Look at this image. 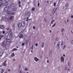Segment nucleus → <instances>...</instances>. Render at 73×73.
<instances>
[{
  "mask_svg": "<svg viewBox=\"0 0 73 73\" xmlns=\"http://www.w3.org/2000/svg\"><path fill=\"white\" fill-rule=\"evenodd\" d=\"M13 19H14V17L13 16H10L9 17L8 20H12Z\"/></svg>",
  "mask_w": 73,
  "mask_h": 73,
  "instance_id": "1",
  "label": "nucleus"
},
{
  "mask_svg": "<svg viewBox=\"0 0 73 73\" xmlns=\"http://www.w3.org/2000/svg\"><path fill=\"white\" fill-rule=\"evenodd\" d=\"M9 37L10 38H11L13 36V33L11 32H10L9 33Z\"/></svg>",
  "mask_w": 73,
  "mask_h": 73,
  "instance_id": "2",
  "label": "nucleus"
},
{
  "mask_svg": "<svg viewBox=\"0 0 73 73\" xmlns=\"http://www.w3.org/2000/svg\"><path fill=\"white\" fill-rule=\"evenodd\" d=\"M21 24L22 27H24L25 26V22L22 21L21 23Z\"/></svg>",
  "mask_w": 73,
  "mask_h": 73,
  "instance_id": "3",
  "label": "nucleus"
},
{
  "mask_svg": "<svg viewBox=\"0 0 73 73\" xmlns=\"http://www.w3.org/2000/svg\"><path fill=\"white\" fill-rule=\"evenodd\" d=\"M34 60L36 62H37L38 61H39V59H38L37 57H35L34 58Z\"/></svg>",
  "mask_w": 73,
  "mask_h": 73,
  "instance_id": "4",
  "label": "nucleus"
},
{
  "mask_svg": "<svg viewBox=\"0 0 73 73\" xmlns=\"http://www.w3.org/2000/svg\"><path fill=\"white\" fill-rule=\"evenodd\" d=\"M21 23L19 22L18 23V27L19 28H21Z\"/></svg>",
  "mask_w": 73,
  "mask_h": 73,
  "instance_id": "5",
  "label": "nucleus"
},
{
  "mask_svg": "<svg viewBox=\"0 0 73 73\" xmlns=\"http://www.w3.org/2000/svg\"><path fill=\"white\" fill-rule=\"evenodd\" d=\"M60 58L61 62L64 61V58L63 57V56H61Z\"/></svg>",
  "mask_w": 73,
  "mask_h": 73,
  "instance_id": "6",
  "label": "nucleus"
},
{
  "mask_svg": "<svg viewBox=\"0 0 73 73\" xmlns=\"http://www.w3.org/2000/svg\"><path fill=\"white\" fill-rule=\"evenodd\" d=\"M8 9V6H7L6 7H5L4 9V11H7Z\"/></svg>",
  "mask_w": 73,
  "mask_h": 73,
  "instance_id": "7",
  "label": "nucleus"
},
{
  "mask_svg": "<svg viewBox=\"0 0 73 73\" xmlns=\"http://www.w3.org/2000/svg\"><path fill=\"white\" fill-rule=\"evenodd\" d=\"M3 66H7V64H6V62H5L3 64Z\"/></svg>",
  "mask_w": 73,
  "mask_h": 73,
  "instance_id": "8",
  "label": "nucleus"
},
{
  "mask_svg": "<svg viewBox=\"0 0 73 73\" xmlns=\"http://www.w3.org/2000/svg\"><path fill=\"white\" fill-rule=\"evenodd\" d=\"M56 8L54 9L52 11L53 13H55V12H56Z\"/></svg>",
  "mask_w": 73,
  "mask_h": 73,
  "instance_id": "9",
  "label": "nucleus"
},
{
  "mask_svg": "<svg viewBox=\"0 0 73 73\" xmlns=\"http://www.w3.org/2000/svg\"><path fill=\"white\" fill-rule=\"evenodd\" d=\"M9 33L7 32L5 34V36L6 37H8V35L9 34Z\"/></svg>",
  "mask_w": 73,
  "mask_h": 73,
  "instance_id": "10",
  "label": "nucleus"
},
{
  "mask_svg": "<svg viewBox=\"0 0 73 73\" xmlns=\"http://www.w3.org/2000/svg\"><path fill=\"white\" fill-rule=\"evenodd\" d=\"M49 56L50 57H52V53L51 52H50L49 53Z\"/></svg>",
  "mask_w": 73,
  "mask_h": 73,
  "instance_id": "11",
  "label": "nucleus"
},
{
  "mask_svg": "<svg viewBox=\"0 0 73 73\" xmlns=\"http://www.w3.org/2000/svg\"><path fill=\"white\" fill-rule=\"evenodd\" d=\"M8 5V3L7 2H5L3 4V5Z\"/></svg>",
  "mask_w": 73,
  "mask_h": 73,
  "instance_id": "12",
  "label": "nucleus"
},
{
  "mask_svg": "<svg viewBox=\"0 0 73 73\" xmlns=\"http://www.w3.org/2000/svg\"><path fill=\"white\" fill-rule=\"evenodd\" d=\"M16 10H17V9L16 7H14L13 9V11H15Z\"/></svg>",
  "mask_w": 73,
  "mask_h": 73,
  "instance_id": "13",
  "label": "nucleus"
},
{
  "mask_svg": "<svg viewBox=\"0 0 73 73\" xmlns=\"http://www.w3.org/2000/svg\"><path fill=\"white\" fill-rule=\"evenodd\" d=\"M2 46L3 47H5V43H4V42H3V44H2Z\"/></svg>",
  "mask_w": 73,
  "mask_h": 73,
  "instance_id": "14",
  "label": "nucleus"
},
{
  "mask_svg": "<svg viewBox=\"0 0 73 73\" xmlns=\"http://www.w3.org/2000/svg\"><path fill=\"white\" fill-rule=\"evenodd\" d=\"M19 38H23V35H20L19 36Z\"/></svg>",
  "mask_w": 73,
  "mask_h": 73,
  "instance_id": "15",
  "label": "nucleus"
},
{
  "mask_svg": "<svg viewBox=\"0 0 73 73\" xmlns=\"http://www.w3.org/2000/svg\"><path fill=\"white\" fill-rule=\"evenodd\" d=\"M27 15L29 16H30V15H31V13L29 12H27Z\"/></svg>",
  "mask_w": 73,
  "mask_h": 73,
  "instance_id": "16",
  "label": "nucleus"
},
{
  "mask_svg": "<svg viewBox=\"0 0 73 73\" xmlns=\"http://www.w3.org/2000/svg\"><path fill=\"white\" fill-rule=\"evenodd\" d=\"M7 20H8L7 18H5L3 19V21H6Z\"/></svg>",
  "mask_w": 73,
  "mask_h": 73,
  "instance_id": "17",
  "label": "nucleus"
},
{
  "mask_svg": "<svg viewBox=\"0 0 73 73\" xmlns=\"http://www.w3.org/2000/svg\"><path fill=\"white\" fill-rule=\"evenodd\" d=\"M69 6V3H67V4H66L65 7H68Z\"/></svg>",
  "mask_w": 73,
  "mask_h": 73,
  "instance_id": "18",
  "label": "nucleus"
},
{
  "mask_svg": "<svg viewBox=\"0 0 73 73\" xmlns=\"http://www.w3.org/2000/svg\"><path fill=\"white\" fill-rule=\"evenodd\" d=\"M0 28H1V29H3V28H4V26H0Z\"/></svg>",
  "mask_w": 73,
  "mask_h": 73,
  "instance_id": "19",
  "label": "nucleus"
},
{
  "mask_svg": "<svg viewBox=\"0 0 73 73\" xmlns=\"http://www.w3.org/2000/svg\"><path fill=\"white\" fill-rule=\"evenodd\" d=\"M7 13L8 15H10V14H11V12L10 11H7Z\"/></svg>",
  "mask_w": 73,
  "mask_h": 73,
  "instance_id": "20",
  "label": "nucleus"
},
{
  "mask_svg": "<svg viewBox=\"0 0 73 73\" xmlns=\"http://www.w3.org/2000/svg\"><path fill=\"white\" fill-rule=\"evenodd\" d=\"M64 31H65V29H62L61 32H64Z\"/></svg>",
  "mask_w": 73,
  "mask_h": 73,
  "instance_id": "21",
  "label": "nucleus"
},
{
  "mask_svg": "<svg viewBox=\"0 0 73 73\" xmlns=\"http://www.w3.org/2000/svg\"><path fill=\"white\" fill-rule=\"evenodd\" d=\"M25 71H27V70H28V69L27 68H25Z\"/></svg>",
  "mask_w": 73,
  "mask_h": 73,
  "instance_id": "22",
  "label": "nucleus"
},
{
  "mask_svg": "<svg viewBox=\"0 0 73 73\" xmlns=\"http://www.w3.org/2000/svg\"><path fill=\"white\" fill-rule=\"evenodd\" d=\"M4 37V35H0V38H2Z\"/></svg>",
  "mask_w": 73,
  "mask_h": 73,
  "instance_id": "23",
  "label": "nucleus"
},
{
  "mask_svg": "<svg viewBox=\"0 0 73 73\" xmlns=\"http://www.w3.org/2000/svg\"><path fill=\"white\" fill-rule=\"evenodd\" d=\"M60 43L58 42V43L57 44V45L58 47H59L60 46Z\"/></svg>",
  "mask_w": 73,
  "mask_h": 73,
  "instance_id": "24",
  "label": "nucleus"
},
{
  "mask_svg": "<svg viewBox=\"0 0 73 73\" xmlns=\"http://www.w3.org/2000/svg\"><path fill=\"white\" fill-rule=\"evenodd\" d=\"M2 55H3V53L0 52V57L2 56Z\"/></svg>",
  "mask_w": 73,
  "mask_h": 73,
  "instance_id": "25",
  "label": "nucleus"
},
{
  "mask_svg": "<svg viewBox=\"0 0 73 73\" xmlns=\"http://www.w3.org/2000/svg\"><path fill=\"white\" fill-rule=\"evenodd\" d=\"M11 56L12 57H14V56H15V54H14V53L12 54H11Z\"/></svg>",
  "mask_w": 73,
  "mask_h": 73,
  "instance_id": "26",
  "label": "nucleus"
},
{
  "mask_svg": "<svg viewBox=\"0 0 73 73\" xmlns=\"http://www.w3.org/2000/svg\"><path fill=\"white\" fill-rule=\"evenodd\" d=\"M58 38H56L55 40L56 41H58Z\"/></svg>",
  "mask_w": 73,
  "mask_h": 73,
  "instance_id": "27",
  "label": "nucleus"
},
{
  "mask_svg": "<svg viewBox=\"0 0 73 73\" xmlns=\"http://www.w3.org/2000/svg\"><path fill=\"white\" fill-rule=\"evenodd\" d=\"M35 8H32V11H35Z\"/></svg>",
  "mask_w": 73,
  "mask_h": 73,
  "instance_id": "28",
  "label": "nucleus"
},
{
  "mask_svg": "<svg viewBox=\"0 0 73 73\" xmlns=\"http://www.w3.org/2000/svg\"><path fill=\"white\" fill-rule=\"evenodd\" d=\"M4 70L3 69H2V70L1 71V73H3V72H4Z\"/></svg>",
  "mask_w": 73,
  "mask_h": 73,
  "instance_id": "29",
  "label": "nucleus"
},
{
  "mask_svg": "<svg viewBox=\"0 0 73 73\" xmlns=\"http://www.w3.org/2000/svg\"><path fill=\"white\" fill-rule=\"evenodd\" d=\"M44 43H43L42 44V48H43L44 47Z\"/></svg>",
  "mask_w": 73,
  "mask_h": 73,
  "instance_id": "30",
  "label": "nucleus"
},
{
  "mask_svg": "<svg viewBox=\"0 0 73 73\" xmlns=\"http://www.w3.org/2000/svg\"><path fill=\"white\" fill-rule=\"evenodd\" d=\"M67 68H67V67H66V68H65V70H70V69H67Z\"/></svg>",
  "mask_w": 73,
  "mask_h": 73,
  "instance_id": "31",
  "label": "nucleus"
},
{
  "mask_svg": "<svg viewBox=\"0 0 73 73\" xmlns=\"http://www.w3.org/2000/svg\"><path fill=\"white\" fill-rule=\"evenodd\" d=\"M54 7H55L56 6V2H54Z\"/></svg>",
  "mask_w": 73,
  "mask_h": 73,
  "instance_id": "32",
  "label": "nucleus"
},
{
  "mask_svg": "<svg viewBox=\"0 0 73 73\" xmlns=\"http://www.w3.org/2000/svg\"><path fill=\"white\" fill-rule=\"evenodd\" d=\"M54 21V20L53 21H51V24H53V23Z\"/></svg>",
  "mask_w": 73,
  "mask_h": 73,
  "instance_id": "33",
  "label": "nucleus"
},
{
  "mask_svg": "<svg viewBox=\"0 0 73 73\" xmlns=\"http://www.w3.org/2000/svg\"><path fill=\"white\" fill-rule=\"evenodd\" d=\"M3 1V0H0V3H2Z\"/></svg>",
  "mask_w": 73,
  "mask_h": 73,
  "instance_id": "34",
  "label": "nucleus"
},
{
  "mask_svg": "<svg viewBox=\"0 0 73 73\" xmlns=\"http://www.w3.org/2000/svg\"><path fill=\"white\" fill-rule=\"evenodd\" d=\"M20 73H23V71L21 70L19 71Z\"/></svg>",
  "mask_w": 73,
  "mask_h": 73,
  "instance_id": "35",
  "label": "nucleus"
},
{
  "mask_svg": "<svg viewBox=\"0 0 73 73\" xmlns=\"http://www.w3.org/2000/svg\"><path fill=\"white\" fill-rule=\"evenodd\" d=\"M17 50V49L16 48H14L13 49V50Z\"/></svg>",
  "mask_w": 73,
  "mask_h": 73,
  "instance_id": "36",
  "label": "nucleus"
},
{
  "mask_svg": "<svg viewBox=\"0 0 73 73\" xmlns=\"http://www.w3.org/2000/svg\"><path fill=\"white\" fill-rule=\"evenodd\" d=\"M56 26V23H54V24L52 25V27H54Z\"/></svg>",
  "mask_w": 73,
  "mask_h": 73,
  "instance_id": "37",
  "label": "nucleus"
},
{
  "mask_svg": "<svg viewBox=\"0 0 73 73\" xmlns=\"http://www.w3.org/2000/svg\"><path fill=\"white\" fill-rule=\"evenodd\" d=\"M31 48L32 50H33V46L32 45V46L31 47Z\"/></svg>",
  "mask_w": 73,
  "mask_h": 73,
  "instance_id": "38",
  "label": "nucleus"
},
{
  "mask_svg": "<svg viewBox=\"0 0 73 73\" xmlns=\"http://www.w3.org/2000/svg\"><path fill=\"white\" fill-rule=\"evenodd\" d=\"M25 44V43H22V46H24Z\"/></svg>",
  "mask_w": 73,
  "mask_h": 73,
  "instance_id": "39",
  "label": "nucleus"
},
{
  "mask_svg": "<svg viewBox=\"0 0 73 73\" xmlns=\"http://www.w3.org/2000/svg\"><path fill=\"white\" fill-rule=\"evenodd\" d=\"M15 13H11L12 15H15Z\"/></svg>",
  "mask_w": 73,
  "mask_h": 73,
  "instance_id": "40",
  "label": "nucleus"
},
{
  "mask_svg": "<svg viewBox=\"0 0 73 73\" xmlns=\"http://www.w3.org/2000/svg\"><path fill=\"white\" fill-rule=\"evenodd\" d=\"M71 43L72 44H73V40L71 41Z\"/></svg>",
  "mask_w": 73,
  "mask_h": 73,
  "instance_id": "41",
  "label": "nucleus"
},
{
  "mask_svg": "<svg viewBox=\"0 0 73 73\" xmlns=\"http://www.w3.org/2000/svg\"><path fill=\"white\" fill-rule=\"evenodd\" d=\"M69 64H70V63H69V62H68V66H69Z\"/></svg>",
  "mask_w": 73,
  "mask_h": 73,
  "instance_id": "42",
  "label": "nucleus"
},
{
  "mask_svg": "<svg viewBox=\"0 0 73 73\" xmlns=\"http://www.w3.org/2000/svg\"><path fill=\"white\" fill-rule=\"evenodd\" d=\"M2 33H3V34H4V33H5V31H3L2 32Z\"/></svg>",
  "mask_w": 73,
  "mask_h": 73,
  "instance_id": "43",
  "label": "nucleus"
},
{
  "mask_svg": "<svg viewBox=\"0 0 73 73\" xmlns=\"http://www.w3.org/2000/svg\"><path fill=\"white\" fill-rule=\"evenodd\" d=\"M38 7H39V6H40V3H38Z\"/></svg>",
  "mask_w": 73,
  "mask_h": 73,
  "instance_id": "44",
  "label": "nucleus"
},
{
  "mask_svg": "<svg viewBox=\"0 0 73 73\" xmlns=\"http://www.w3.org/2000/svg\"><path fill=\"white\" fill-rule=\"evenodd\" d=\"M29 18H28V17H27V20H26V21H28Z\"/></svg>",
  "mask_w": 73,
  "mask_h": 73,
  "instance_id": "45",
  "label": "nucleus"
},
{
  "mask_svg": "<svg viewBox=\"0 0 73 73\" xmlns=\"http://www.w3.org/2000/svg\"><path fill=\"white\" fill-rule=\"evenodd\" d=\"M44 21L46 22V21H47V20L46 19H45L44 20Z\"/></svg>",
  "mask_w": 73,
  "mask_h": 73,
  "instance_id": "46",
  "label": "nucleus"
},
{
  "mask_svg": "<svg viewBox=\"0 0 73 73\" xmlns=\"http://www.w3.org/2000/svg\"><path fill=\"white\" fill-rule=\"evenodd\" d=\"M35 46H38V44H37L36 43L35 44Z\"/></svg>",
  "mask_w": 73,
  "mask_h": 73,
  "instance_id": "47",
  "label": "nucleus"
},
{
  "mask_svg": "<svg viewBox=\"0 0 73 73\" xmlns=\"http://www.w3.org/2000/svg\"><path fill=\"white\" fill-rule=\"evenodd\" d=\"M20 4H21V2H20V1H19V4L20 5Z\"/></svg>",
  "mask_w": 73,
  "mask_h": 73,
  "instance_id": "48",
  "label": "nucleus"
},
{
  "mask_svg": "<svg viewBox=\"0 0 73 73\" xmlns=\"http://www.w3.org/2000/svg\"><path fill=\"white\" fill-rule=\"evenodd\" d=\"M63 42H62L61 43V45H63Z\"/></svg>",
  "mask_w": 73,
  "mask_h": 73,
  "instance_id": "49",
  "label": "nucleus"
},
{
  "mask_svg": "<svg viewBox=\"0 0 73 73\" xmlns=\"http://www.w3.org/2000/svg\"><path fill=\"white\" fill-rule=\"evenodd\" d=\"M33 29H35V26H33Z\"/></svg>",
  "mask_w": 73,
  "mask_h": 73,
  "instance_id": "50",
  "label": "nucleus"
},
{
  "mask_svg": "<svg viewBox=\"0 0 73 73\" xmlns=\"http://www.w3.org/2000/svg\"><path fill=\"white\" fill-rule=\"evenodd\" d=\"M8 71L9 72H10V71H11V69H9V70H8Z\"/></svg>",
  "mask_w": 73,
  "mask_h": 73,
  "instance_id": "51",
  "label": "nucleus"
},
{
  "mask_svg": "<svg viewBox=\"0 0 73 73\" xmlns=\"http://www.w3.org/2000/svg\"><path fill=\"white\" fill-rule=\"evenodd\" d=\"M71 18H73V15H71Z\"/></svg>",
  "mask_w": 73,
  "mask_h": 73,
  "instance_id": "52",
  "label": "nucleus"
},
{
  "mask_svg": "<svg viewBox=\"0 0 73 73\" xmlns=\"http://www.w3.org/2000/svg\"><path fill=\"white\" fill-rule=\"evenodd\" d=\"M47 63H48V62H49V60H47Z\"/></svg>",
  "mask_w": 73,
  "mask_h": 73,
  "instance_id": "53",
  "label": "nucleus"
},
{
  "mask_svg": "<svg viewBox=\"0 0 73 73\" xmlns=\"http://www.w3.org/2000/svg\"><path fill=\"white\" fill-rule=\"evenodd\" d=\"M26 44H28V41H26Z\"/></svg>",
  "mask_w": 73,
  "mask_h": 73,
  "instance_id": "54",
  "label": "nucleus"
},
{
  "mask_svg": "<svg viewBox=\"0 0 73 73\" xmlns=\"http://www.w3.org/2000/svg\"><path fill=\"white\" fill-rule=\"evenodd\" d=\"M67 22H69V21H68V19H67Z\"/></svg>",
  "mask_w": 73,
  "mask_h": 73,
  "instance_id": "55",
  "label": "nucleus"
},
{
  "mask_svg": "<svg viewBox=\"0 0 73 73\" xmlns=\"http://www.w3.org/2000/svg\"><path fill=\"white\" fill-rule=\"evenodd\" d=\"M50 33H51V32H52V31L51 30H50Z\"/></svg>",
  "mask_w": 73,
  "mask_h": 73,
  "instance_id": "56",
  "label": "nucleus"
},
{
  "mask_svg": "<svg viewBox=\"0 0 73 73\" xmlns=\"http://www.w3.org/2000/svg\"><path fill=\"white\" fill-rule=\"evenodd\" d=\"M20 68H21V66H19V68L20 69Z\"/></svg>",
  "mask_w": 73,
  "mask_h": 73,
  "instance_id": "57",
  "label": "nucleus"
},
{
  "mask_svg": "<svg viewBox=\"0 0 73 73\" xmlns=\"http://www.w3.org/2000/svg\"><path fill=\"white\" fill-rule=\"evenodd\" d=\"M9 28H8L7 29V30H9Z\"/></svg>",
  "mask_w": 73,
  "mask_h": 73,
  "instance_id": "58",
  "label": "nucleus"
},
{
  "mask_svg": "<svg viewBox=\"0 0 73 73\" xmlns=\"http://www.w3.org/2000/svg\"><path fill=\"white\" fill-rule=\"evenodd\" d=\"M29 20H31V19H28V21H29Z\"/></svg>",
  "mask_w": 73,
  "mask_h": 73,
  "instance_id": "59",
  "label": "nucleus"
},
{
  "mask_svg": "<svg viewBox=\"0 0 73 73\" xmlns=\"http://www.w3.org/2000/svg\"><path fill=\"white\" fill-rule=\"evenodd\" d=\"M31 53H33V51H31Z\"/></svg>",
  "mask_w": 73,
  "mask_h": 73,
  "instance_id": "60",
  "label": "nucleus"
},
{
  "mask_svg": "<svg viewBox=\"0 0 73 73\" xmlns=\"http://www.w3.org/2000/svg\"><path fill=\"white\" fill-rule=\"evenodd\" d=\"M1 5L0 4V7H1Z\"/></svg>",
  "mask_w": 73,
  "mask_h": 73,
  "instance_id": "61",
  "label": "nucleus"
},
{
  "mask_svg": "<svg viewBox=\"0 0 73 73\" xmlns=\"http://www.w3.org/2000/svg\"><path fill=\"white\" fill-rule=\"evenodd\" d=\"M64 48H65V45L64 46Z\"/></svg>",
  "mask_w": 73,
  "mask_h": 73,
  "instance_id": "62",
  "label": "nucleus"
},
{
  "mask_svg": "<svg viewBox=\"0 0 73 73\" xmlns=\"http://www.w3.org/2000/svg\"><path fill=\"white\" fill-rule=\"evenodd\" d=\"M48 2H49V1H47V3H48Z\"/></svg>",
  "mask_w": 73,
  "mask_h": 73,
  "instance_id": "63",
  "label": "nucleus"
},
{
  "mask_svg": "<svg viewBox=\"0 0 73 73\" xmlns=\"http://www.w3.org/2000/svg\"><path fill=\"white\" fill-rule=\"evenodd\" d=\"M5 73H7V72H5Z\"/></svg>",
  "mask_w": 73,
  "mask_h": 73,
  "instance_id": "64",
  "label": "nucleus"
}]
</instances>
